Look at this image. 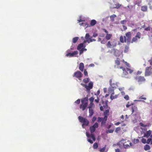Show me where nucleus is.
<instances>
[{"mask_svg":"<svg viewBox=\"0 0 152 152\" xmlns=\"http://www.w3.org/2000/svg\"><path fill=\"white\" fill-rule=\"evenodd\" d=\"M98 127V124L96 122L93 126H91L90 127V130L91 134H90L87 132H86V134L87 137V140L91 144L93 143V141H95L96 138L93 134V133L95 131L96 128Z\"/></svg>","mask_w":152,"mask_h":152,"instance_id":"nucleus-1","label":"nucleus"},{"mask_svg":"<svg viewBox=\"0 0 152 152\" xmlns=\"http://www.w3.org/2000/svg\"><path fill=\"white\" fill-rule=\"evenodd\" d=\"M88 97L83 98L81 100V104L80 106V108L82 109L83 111L84 110L88 105Z\"/></svg>","mask_w":152,"mask_h":152,"instance_id":"nucleus-2","label":"nucleus"},{"mask_svg":"<svg viewBox=\"0 0 152 152\" xmlns=\"http://www.w3.org/2000/svg\"><path fill=\"white\" fill-rule=\"evenodd\" d=\"M78 119L80 122L82 123V126L83 128L84 126H88L89 124V121L86 118L81 116L78 117Z\"/></svg>","mask_w":152,"mask_h":152,"instance_id":"nucleus-3","label":"nucleus"},{"mask_svg":"<svg viewBox=\"0 0 152 152\" xmlns=\"http://www.w3.org/2000/svg\"><path fill=\"white\" fill-rule=\"evenodd\" d=\"M120 68L122 69L123 71V74L124 76L128 74V72H129L130 74H131L133 71V70L128 68L125 69L124 68L121 66L120 67Z\"/></svg>","mask_w":152,"mask_h":152,"instance_id":"nucleus-4","label":"nucleus"},{"mask_svg":"<svg viewBox=\"0 0 152 152\" xmlns=\"http://www.w3.org/2000/svg\"><path fill=\"white\" fill-rule=\"evenodd\" d=\"M135 79L137 81L140 83H142L145 81L146 79L144 76L137 75L135 77Z\"/></svg>","mask_w":152,"mask_h":152,"instance_id":"nucleus-5","label":"nucleus"},{"mask_svg":"<svg viewBox=\"0 0 152 152\" xmlns=\"http://www.w3.org/2000/svg\"><path fill=\"white\" fill-rule=\"evenodd\" d=\"M152 68L151 66L147 67L146 68L145 73V76H148L152 74Z\"/></svg>","mask_w":152,"mask_h":152,"instance_id":"nucleus-6","label":"nucleus"},{"mask_svg":"<svg viewBox=\"0 0 152 152\" xmlns=\"http://www.w3.org/2000/svg\"><path fill=\"white\" fill-rule=\"evenodd\" d=\"M81 84L86 88L87 91H89L93 88V83L92 82H90L88 86L83 83H81Z\"/></svg>","mask_w":152,"mask_h":152,"instance_id":"nucleus-7","label":"nucleus"},{"mask_svg":"<svg viewBox=\"0 0 152 152\" xmlns=\"http://www.w3.org/2000/svg\"><path fill=\"white\" fill-rule=\"evenodd\" d=\"M141 35V33L140 32H137L136 35L132 38L131 43H133L134 42H136L138 39L140 38Z\"/></svg>","mask_w":152,"mask_h":152,"instance_id":"nucleus-8","label":"nucleus"},{"mask_svg":"<svg viewBox=\"0 0 152 152\" xmlns=\"http://www.w3.org/2000/svg\"><path fill=\"white\" fill-rule=\"evenodd\" d=\"M82 73L80 71H78L74 73L73 75V77H75L77 78H78L79 80H80L81 78L82 77Z\"/></svg>","mask_w":152,"mask_h":152,"instance_id":"nucleus-9","label":"nucleus"},{"mask_svg":"<svg viewBox=\"0 0 152 152\" xmlns=\"http://www.w3.org/2000/svg\"><path fill=\"white\" fill-rule=\"evenodd\" d=\"M77 54L78 52L77 51H74L72 53H68L66 54V56L67 57L69 56V57H72Z\"/></svg>","mask_w":152,"mask_h":152,"instance_id":"nucleus-10","label":"nucleus"},{"mask_svg":"<svg viewBox=\"0 0 152 152\" xmlns=\"http://www.w3.org/2000/svg\"><path fill=\"white\" fill-rule=\"evenodd\" d=\"M110 84L111 87L115 88L118 86V84L116 82L112 83V80L111 79L110 80Z\"/></svg>","mask_w":152,"mask_h":152,"instance_id":"nucleus-11","label":"nucleus"},{"mask_svg":"<svg viewBox=\"0 0 152 152\" xmlns=\"http://www.w3.org/2000/svg\"><path fill=\"white\" fill-rule=\"evenodd\" d=\"M102 104V106L104 108L107 109L108 107V101L107 100H105L104 102L103 100L101 102Z\"/></svg>","mask_w":152,"mask_h":152,"instance_id":"nucleus-12","label":"nucleus"},{"mask_svg":"<svg viewBox=\"0 0 152 152\" xmlns=\"http://www.w3.org/2000/svg\"><path fill=\"white\" fill-rule=\"evenodd\" d=\"M120 40L121 42L123 43L124 42H126L127 40V37L126 36H124V37L122 36H121L120 37Z\"/></svg>","mask_w":152,"mask_h":152,"instance_id":"nucleus-13","label":"nucleus"},{"mask_svg":"<svg viewBox=\"0 0 152 152\" xmlns=\"http://www.w3.org/2000/svg\"><path fill=\"white\" fill-rule=\"evenodd\" d=\"M125 35L127 37V41L128 42L130 41L131 38V33L130 32H128L125 34Z\"/></svg>","mask_w":152,"mask_h":152,"instance_id":"nucleus-14","label":"nucleus"},{"mask_svg":"<svg viewBox=\"0 0 152 152\" xmlns=\"http://www.w3.org/2000/svg\"><path fill=\"white\" fill-rule=\"evenodd\" d=\"M115 88L111 87H110L108 90V92L109 94H114Z\"/></svg>","mask_w":152,"mask_h":152,"instance_id":"nucleus-15","label":"nucleus"},{"mask_svg":"<svg viewBox=\"0 0 152 152\" xmlns=\"http://www.w3.org/2000/svg\"><path fill=\"white\" fill-rule=\"evenodd\" d=\"M151 134V130H149L144 134V137H146L147 138H148L150 136V135Z\"/></svg>","mask_w":152,"mask_h":152,"instance_id":"nucleus-16","label":"nucleus"},{"mask_svg":"<svg viewBox=\"0 0 152 152\" xmlns=\"http://www.w3.org/2000/svg\"><path fill=\"white\" fill-rule=\"evenodd\" d=\"M84 64L83 63H80L79 64V69L81 71H83L84 69Z\"/></svg>","mask_w":152,"mask_h":152,"instance_id":"nucleus-17","label":"nucleus"},{"mask_svg":"<svg viewBox=\"0 0 152 152\" xmlns=\"http://www.w3.org/2000/svg\"><path fill=\"white\" fill-rule=\"evenodd\" d=\"M107 118L106 117H104L102 120L101 121V125L102 126L104 125H105L106 122L107 120Z\"/></svg>","mask_w":152,"mask_h":152,"instance_id":"nucleus-18","label":"nucleus"},{"mask_svg":"<svg viewBox=\"0 0 152 152\" xmlns=\"http://www.w3.org/2000/svg\"><path fill=\"white\" fill-rule=\"evenodd\" d=\"M132 113H133L134 112L137 111V106H132Z\"/></svg>","mask_w":152,"mask_h":152,"instance_id":"nucleus-19","label":"nucleus"},{"mask_svg":"<svg viewBox=\"0 0 152 152\" xmlns=\"http://www.w3.org/2000/svg\"><path fill=\"white\" fill-rule=\"evenodd\" d=\"M112 34H106L105 36V38L107 40H109L112 37Z\"/></svg>","mask_w":152,"mask_h":152,"instance_id":"nucleus-20","label":"nucleus"},{"mask_svg":"<svg viewBox=\"0 0 152 152\" xmlns=\"http://www.w3.org/2000/svg\"><path fill=\"white\" fill-rule=\"evenodd\" d=\"M84 47V44L83 43H81L79 44L77 48V49L78 50H79L81 49L82 48H83Z\"/></svg>","mask_w":152,"mask_h":152,"instance_id":"nucleus-21","label":"nucleus"},{"mask_svg":"<svg viewBox=\"0 0 152 152\" xmlns=\"http://www.w3.org/2000/svg\"><path fill=\"white\" fill-rule=\"evenodd\" d=\"M89 116L91 117L94 114V110L92 108L89 109Z\"/></svg>","mask_w":152,"mask_h":152,"instance_id":"nucleus-22","label":"nucleus"},{"mask_svg":"<svg viewBox=\"0 0 152 152\" xmlns=\"http://www.w3.org/2000/svg\"><path fill=\"white\" fill-rule=\"evenodd\" d=\"M113 95L114 94H111V96H110V99H111V100H113V99H116L118 97V94L115 95L114 96Z\"/></svg>","mask_w":152,"mask_h":152,"instance_id":"nucleus-23","label":"nucleus"},{"mask_svg":"<svg viewBox=\"0 0 152 152\" xmlns=\"http://www.w3.org/2000/svg\"><path fill=\"white\" fill-rule=\"evenodd\" d=\"M109 110H107L104 112V117H106V118H107V116L109 114Z\"/></svg>","mask_w":152,"mask_h":152,"instance_id":"nucleus-24","label":"nucleus"},{"mask_svg":"<svg viewBox=\"0 0 152 152\" xmlns=\"http://www.w3.org/2000/svg\"><path fill=\"white\" fill-rule=\"evenodd\" d=\"M150 149V146L148 145H146L144 146V149L145 151L149 150Z\"/></svg>","mask_w":152,"mask_h":152,"instance_id":"nucleus-25","label":"nucleus"},{"mask_svg":"<svg viewBox=\"0 0 152 152\" xmlns=\"http://www.w3.org/2000/svg\"><path fill=\"white\" fill-rule=\"evenodd\" d=\"M116 17V15H115L113 14V15L110 16V18L112 21H113L115 20L114 18Z\"/></svg>","mask_w":152,"mask_h":152,"instance_id":"nucleus-26","label":"nucleus"},{"mask_svg":"<svg viewBox=\"0 0 152 152\" xmlns=\"http://www.w3.org/2000/svg\"><path fill=\"white\" fill-rule=\"evenodd\" d=\"M96 23V21L95 20H92L90 23V25L91 26H94L95 25Z\"/></svg>","mask_w":152,"mask_h":152,"instance_id":"nucleus-27","label":"nucleus"},{"mask_svg":"<svg viewBox=\"0 0 152 152\" xmlns=\"http://www.w3.org/2000/svg\"><path fill=\"white\" fill-rule=\"evenodd\" d=\"M141 10L143 12L146 11L147 10V6H143L141 7Z\"/></svg>","mask_w":152,"mask_h":152,"instance_id":"nucleus-28","label":"nucleus"},{"mask_svg":"<svg viewBox=\"0 0 152 152\" xmlns=\"http://www.w3.org/2000/svg\"><path fill=\"white\" fill-rule=\"evenodd\" d=\"M94 107L95 105L93 102H90L89 106L88 107V108H92V107L94 108Z\"/></svg>","mask_w":152,"mask_h":152,"instance_id":"nucleus-29","label":"nucleus"},{"mask_svg":"<svg viewBox=\"0 0 152 152\" xmlns=\"http://www.w3.org/2000/svg\"><path fill=\"white\" fill-rule=\"evenodd\" d=\"M106 145H105L104 147L100 149V150H99V151H100V152H107V151H106L104 152L106 150Z\"/></svg>","mask_w":152,"mask_h":152,"instance_id":"nucleus-30","label":"nucleus"},{"mask_svg":"<svg viewBox=\"0 0 152 152\" xmlns=\"http://www.w3.org/2000/svg\"><path fill=\"white\" fill-rule=\"evenodd\" d=\"M79 37H75L72 39V42L74 43H76L78 40Z\"/></svg>","mask_w":152,"mask_h":152,"instance_id":"nucleus-31","label":"nucleus"},{"mask_svg":"<svg viewBox=\"0 0 152 152\" xmlns=\"http://www.w3.org/2000/svg\"><path fill=\"white\" fill-rule=\"evenodd\" d=\"M115 63L117 65H119L120 64V61L119 58H117V59L115 61Z\"/></svg>","mask_w":152,"mask_h":152,"instance_id":"nucleus-32","label":"nucleus"},{"mask_svg":"<svg viewBox=\"0 0 152 152\" xmlns=\"http://www.w3.org/2000/svg\"><path fill=\"white\" fill-rule=\"evenodd\" d=\"M89 78H85L83 79V81L84 83H87L89 81Z\"/></svg>","mask_w":152,"mask_h":152,"instance_id":"nucleus-33","label":"nucleus"},{"mask_svg":"<svg viewBox=\"0 0 152 152\" xmlns=\"http://www.w3.org/2000/svg\"><path fill=\"white\" fill-rule=\"evenodd\" d=\"M129 47L128 46H127L126 45L125 48V49L124 50V52L125 53H127L128 51H129Z\"/></svg>","mask_w":152,"mask_h":152,"instance_id":"nucleus-34","label":"nucleus"},{"mask_svg":"<svg viewBox=\"0 0 152 152\" xmlns=\"http://www.w3.org/2000/svg\"><path fill=\"white\" fill-rule=\"evenodd\" d=\"M115 7H113V8L118 9L121 6V4L119 3H118L117 4H115Z\"/></svg>","mask_w":152,"mask_h":152,"instance_id":"nucleus-35","label":"nucleus"},{"mask_svg":"<svg viewBox=\"0 0 152 152\" xmlns=\"http://www.w3.org/2000/svg\"><path fill=\"white\" fill-rule=\"evenodd\" d=\"M98 144L96 142L93 145V148L94 149H96L98 147Z\"/></svg>","mask_w":152,"mask_h":152,"instance_id":"nucleus-36","label":"nucleus"},{"mask_svg":"<svg viewBox=\"0 0 152 152\" xmlns=\"http://www.w3.org/2000/svg\"><path fill=\"white\" fill-rule=\"evenodd\" d=\"M90 35L88 33H87L86 34L85 36V39H86L87 40H87H89V38H90L89 37Z\"/></svg>","mask_w":152,"mask_h":152,"instance_id":"nucleus-37","label":"nucleus"},{"mask_svg":"<svg viewBox=\"0 0 152 152\" xmlns=\"http://www.w3.org/2000/svg\"><path fill=\"white\" fill-rule=\"evenodd\" d=\"M114 131V129H109V130L106 131V133H112Z\"/></svg>","mask_w":152,"mask_h":152,"instance_id":"nucleus-38","label":"nucleus"},{"mask_svg":"<svg viewBox=\"0 0 152 152\" xmlns=\"http://www.w3.org/2000/svg\"><path fill=\"white\" fill-rule=\"evenodd\" d=\"M121 130V128L120 127H118L116 128L115 130V132L117 133H118Z\"/></svg>","mask_w":152,"mask_h":152,"instance_id":"nucleus-39","label":"nucleus"},{"mask_svg":"<svg viewBox=\"0 0 152 152\" xmlns=\"http://www.w3.org/2000/svg\"><path fill=\"white\" fill-rule=\"evenodd\" d=\"M89 40H87V42L88 43H90V42H92L93 41H96V40L95 39H91V38H89Z\"/></svg>","mask_w":152,"mask_h":152,"instance_id":"nucleus-40","label":"nucleus"},{"mask_svg":"<svg viewBox=\"0 0 152 152\" xmlns=\"http://www.w3.org/2000/svg\"><path fill=\"white\" fill-rule=\"evenodd\" d=\"M107 46L108 48H111L112 47V45L111 44L110 42V41H109L107 44Z\"/></svg>","mask_w":152,"mask_h":152,"instance_id":"nucleus-41","label":"nucleus"},{"mask_svg":"<svg viewBox=\"0 0 152 152\" xmlns=\"http://www.w3.org/2000/svg\"><path fill=\"white\" fill-rule=\"evenodd\" d=\"M94 100V98L93 97H91L89 99V100L90 102H93Z\"/></svg>","mask_w":152,"mask_h":152,"instance_id":"nucleus-42","label":"nucleus"},{"mask_svg":"<svg viewBox=\"0 0 152 152\" xmlns=\"http://www.w3.org/2000/svg\"><path fill=\"white\" fill-rule=\"evenodd\" d=\"M151 138H149L146 141V143L149 144L150 142L151 143Z\"/></svg>","mask_w":152,"mask_h":152,"instance_id":"nucleus-43","label":"nucleus"},{"mask_svg":"<svg viewBox=\"0 0 152 152\" xmlns=\"http://www.w3.org/2000/svg\"><path fill=\"white\" fill-rule=\"evenodd\" d=\"M129 102H128L127 104L126 105V107L128 108L130 106L132 105H133V104L132 103L130 104H129Z\"/></svg>","mask_w":152,"mask_h":152,"instance_id":"nucleus-44","label":"nucleus"},{"mask_svg":"<svg viewBox=\"0 0 152 152\" xmlns=\"http://www.w3.org/2000/svg\"><path fill=\"white\" fill-rule=\"evenodd\" d=\"M103 118H102V117H99L98 118L97 121L98 122H101V121H102V120Z\"/></svg>","mask_w":152,"mask_h":152,"instance_id":"nucleus-45","label":"nucleus"},{"mask_svg":"<svg viewBox=\"0 0 152 152\" xmlns=\"http://www.w3.org/2000/svg\"><path fill=\"white\" fill-rule=\"evenodd\" d=\"M84 74L86 76H88V73L87 70L85 69L84 71Z\"/></svg>","mask_w":152,"mask_h":152,"instance_id":"nucleus-46","label":"nucleus"},{"mask_svg":"<svg viewBox=\"0 0 152 152\" xmlns=\"http://www.w3.org/2000/svg\"><path fill=\"white\" fill-rule=\"evenodd\" d=\"M123 146L124 148H127L128 147H130V146L128 144H125L124 143L123 144Z\"/></svg>","mask_w":152,"mask_h":152,"instance_id":"nucleus-47","label":"nucleus"},{"mask_svg":"<svg viewBox=\"0 0 152 152\" xmlns=\"http://www.w3.org/2000/svg\"><path fill=\"white\" fill-rule=\"evenodd\" d=\"M80 99H78L75 102V103L77 104H79L80 103Z\"/></svg>","mask_w":152,"mask_h":152,"instance_id":"nucleus-48","label":"nucleus"},{"mask_svg":"<svg viewBox=\"0 0 152 152\" xmlns=\"http://www.w3.org/2000/svg\"><path fill=\"white\" fill-rule=\"evenodd\" d=\"M129 96L128 95H125L124 96V98L126 99V100H128L129 99Z\"/></svg>","mask_w":152,"mask_h":152,"instance_id":"nucleus-49","label":"nucleus"},{"mask_svg":"<svg viewBox=\"0 0 152 152\" xmlns=\"http://www.w3.org/2000/svg\"><path fill=\"white\" fill-rule=\"evenodd\" d=\"M99 99L98 97H97V99H95L94 100L95 102L96 103H98L99 102Z\"/></svg>","mask_w":152,"mask_h":152,"instance_id":"nucleus-50","label":"nucleus"},{"mask_svg":"<svg viewBox=\"0 0 152 152\" xmlns=\"http://www.w3.org/2000/svg\"><path fill=\"white\" fill-rule=\"evenodd\" d=\"M79 54L80 55L82 54L83 52L84 51L83 48L79 50Z\"/></svg>","mask_w":152,"mask_h":152,"instance_id":"nucleus-51","label":"nucleus"},{"mask_svg":"<svg viewBox=\"0 0 152 152\" xmlns=\"http://www.w3.org/2000/svg\"><path fill=\"white\" fill-rule=\"evenodd\" d=\"M99 106H100V110H101V111H103V106H101V105L100 104H99Z\"/></svg>","mask_w":152,"mask_h":152,"instance_id":"nucleus-52","label":"nucleus"},{"mask_svg":"<svg viewBox=\"0 0 152 152\" xmlns=\"http://www.w3.org/2000/svg\"><path fill=\"white\" fill-rule=\"evenodd\" d=\"M142 142L143 143H145L146 142V140L145 139L142 138Z\"/></svg>","mask_w":152,"mask_h":152,"instance_id":"nucleus-53","label":"nucleus"},{"mask_svg":"<svg viewBox=\"0 0 152 152\" xmlns=\"http://www.w3.org/2000/svg\"><path fill=\"white\" fill-rule=\"evenodd\" d=\"M96 119V117L95 116H94L93 117L92 119V121L93 122H94Z\"/></svg>","mask_w":152,"mask_h":152,"instance_id":"nucleus-54","label":"nucleus"},{"mask_svg":"<svg viewBox=\"0 0 152 152\" xmlns=\"http://www.w3.org/2000/svg\"><path fill=\"white\" fill-rule=\"evenodd\" d=\"M106 42V41L105 39H104L101 41V43L103 44H104Z\"/></svg>","mask_w":152,"mask_h":152,"instance_id":"nucleus-55","label":"nucleus"},{"mask_svg":"<svg viewBox=\"0 0 152 152\" xmlns=\"http://www.w3.org/2000/svg\"><path fill=\"white\" fill-rule=\"evenodd\" d=\"M126 21V20H121V21L120 23L122 24H124L125 23Z\"/></svg>","mask_w":152,"mask_h":152,"instance_id":"nucleus-56","label":"nucleus"},{"mask_svg":"<svg viewBox=\"0 0 152 152\" xmlns=\"http://www.w3.org/2000/svg\"><path fill=\"white\" fill-rule=\"evenodd\" d=\"M148 61L149 62L150 64L151 65H152V57H151V59L149 60Z\"/></svg>","mask_w":152,"mask_h":152,"instance_id":"nucleus-57","label":"nucleus"},{"mask_svg":"<svg viewBox=\"0 0 152 152\" xmlns=\"http://www.w3.org/2000/svg\"><path fill=\"white\" fill-rule=\"evenodd\" d=\"M143 96H141L140 97V99H142L144 100H146V97H143Z\"/></svg>","mask_w":152,"mask_h":152,"instance_id":"nucleus-58","label":"nucleus"},{"mask_svg":"<svg viewBox=\"0 0 152 152\" xmlns=\"http://www.w3.org/2000/svg\"><path fill=\"white\" fill-rule=\"evenodd\" d=\"M142 73V71H138L137 72V75H140L141 74V73Z\"/></svg>","mask_w":152,"mask_h":152,"instance_id":"nucleus-59","label":"nucleus"},{"mask_svg":"<svg viewBox=\"0 0 152 152\" xmlns=\"http://www.w3.org/2000/svg\"><path fill=\"white\" fill-rule=\"evenodd\" d=\"M123 27L124 30H126L127 29V27L124 25L123 26Z\"/></svg>","mask_w":152,"mask_h":152,"instance_id":"nucleus-60","label":"nucleus"},{"mask_svg":"<svg viewBox=\"0 0 152 152\" xmlns=\"http://www.w3.org/2000/svg\"><path fill=\"white\" fill-rule=\"evenodd\" d=\"M103 31H104L106 33V34H108V31L105 28H104L103 29Z\"/></svg>","mask_w":152,"mask_h":152,"instance_id":"nucleus-61","label":"nucleus"},{"mask_svg":"<svg viewBox=\"0 0 152 152\" xmlns=\"http://www.w3.org/2000/svg\"><path fill=\"white\" fill-rule=\"evenodd\" d=\"M150 30V28L147 27L145 28V30L146 31H149Z\"/></svg>","mask_w":152,"mask_h":152,"instance_id":"nucleus-62","label":"nucleus"},{"mask_svg":"<svg viewBox=\"0 0 152 152\" xmlns=\"http://www.w3.org/2000/svg\"><path fill=\"white\" fill-rule=\"evenodd\" d=\"M121 124L120 122H118L116 123H115V125L116 126H117V125H118L119 124Z\"/></svg>","mask_w":152,"mask_h":152,"instance_id":"nucleus-63","label":"nucleus"},{"mask_svg":"<svg viewBox=\"0 0 152 152\" xmlns=\"http://www.w3.org/2000/svg\"><path fill=\"white\" fill-rule=\"evenodd\" d=\"M115 152H120V150L118 148H117L115 150Z\"/></svg>","mask_w":152,"mask_h":152,"instance_id":"nucleus-64","label":"nucleus"}]
</instances>
